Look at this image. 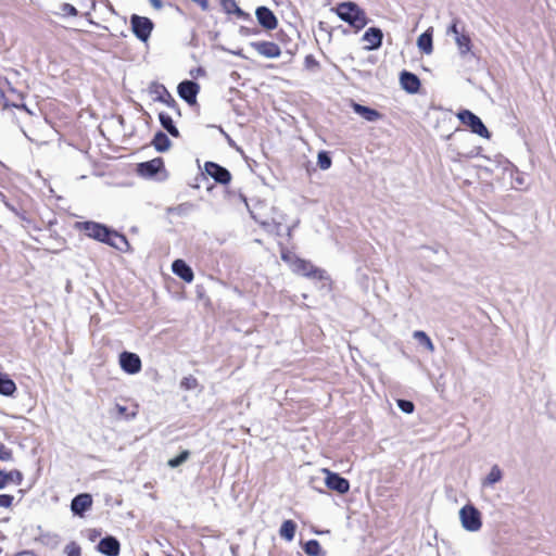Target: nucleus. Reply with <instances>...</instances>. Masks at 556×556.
Instances as JSON below:
<instances>
[{
    "instance_id": "f257e3e1",
    "label": "nucleus",
    "mask_w": 556,
    "mask_h": 556,
    "mask_svg": "<svg viewBox=\"0 0 556 556\" xmlns=\"http://www.w3.org/2000/svg\"><path fill=\"white\" fill-rule=\"evenodd\" d=\"M337 13L342 21L349 23L356 29H362L367 24L364 11L353 2H343L339 4Z\"/></svg>"
},
{
    "instance_id": "f03ea898",
    "label": "nucleus",
    "mask_w": 556,
    "mask_h": 556,
    "mask_svg": "<svg viewBox=\"0 0 556 556\" xmlns=\"http://www.w3.org/2000/svg\"><path fill=\"white\" fill-rule=\"evenodd\" d=\"M462 527L469 532H477L482 527L481 514L472 505L467 504L459 510Z\"/></svg>"
},
{
    "instance_id": "7ed1b4c3",
    "label": "nucleus",
    "mask_w": 556,
    "mask_h": 556,
    "mask_svg": "<svg viewBox=\"0 0 556 556\" xmlns=\"http://www.w3.org/2000/svg\"><path fill=\"white\" fill-rule=\"evenodd\" d=\"M457 117L464 125L470 127L472 132L483 138H490L489 130L486 129L480 117L473 114L472 112L468 110L460 111L457 114Z\"/></svg>"
},
{
    "instance_id": "20e7f679",
    "label": "nucleus",
    "mask_w": 556,
    "mask_h": 556,
    "mask_svg": "<svg viewBox=\"0 0 556 556\" xmlns=\"http://www.w3.org/2000/svg\"><path fill=\"white\" fill-rule=\"evenodd\" d=\"M321 472L325 475V484L328 489L338 492L339 494H345L350 490V482L340 475L323 468Z\"/></svg>"
},
{
    "instance_id": "39448f33",
    "label": "nucleus",
    "mask_w": 556,
    "mask_h": 556,
    "mask_svg": "<svg viewBox=\"0 0 556 556\" xmlns=\"http://www.w3.org/2000/svg\"><path fill=\"white\" fill-rule=\"evenodd\" d=\"M130 22L136 37L142 41H147L153 28L152 22L148 17L138 15H132Z\"/></svg>"
},
{
    "instance_id": "423d86ee",
    "label": "nucleus",
    "mask_w": 556,
    "mask_h": 556,
    "mask_svg": "<svg viewBox=\"0 0 556 556\" xmlns=\"http://www.w3.org/2000/svg\"><path fill=\"white\" fill-rule=\"evenodd\" d=\"M291 269L299 275L312 278H321V270L314 267V265L307 261L301 258H294L291 263Z\"/></svg>"
},
{
    "instance_id": "0eeeda50",
    "label": "nucleus",
    "mask_w": 556,
    "mask_h": 556,
    "mask_svg": "<svg viewBox=\"0 0 556 556\" xmlns=\"http://www.w3.org/2000/svg\"><path fill=\"white\" fill-rule=\"evenodd\" d=\"M119 365L122 369L130 375H135L141 370L140 357L130 352H123L119 355Z\"/></svg>"
},
{
    "instance_id": "6e6552de",
    "label": "nucleus",
    "mask_w": 556,
    "mask_h": 556,
    "mask_svg": "<svg viewBox=\"0 0 556 556\" xmlns=\"http://www.w3.org/2000/svg\"><path fill=\"white\" fill-rule=\"evenodd\" d=\"M250 46L261 55L268 59H277L281 54L279 46L271 41H255Z\"/></svg>"
},
{
    "instance_id": "1a4fd4ad",
    "label": "nucleus",
    "mask_w": 556,
    "mask_h": 556,
    "mask_svg": "<svg viewBox=\"0 0 556 556\" xmlns=\"http://www.w3.org/2000/svg\"><path fill=\"white\" fill-rule=\"evenodd\" d=\"M199 85L191 80H185L178 85V94L189 104L195 103L197 94L199 92Z\"/></svg>"
},
{
    "instance_id": "9d476101",
    "label": "nucleus",
    "mask_w": 556,
    "mask_h": 556,
    "mask_svg": "<svg viewBox=\"0 0 556 556\" xmlns=\"http://www.w3.org/2000/svg\"><path fill=\"white\" fill-rule=\"evenodd\" d=\"M83 228L88 237L104 243L106 242V237L109 236L110 229L105 226L93 222H86L84 223Z\"/></svg>"
},
{
    "instance_id": "9b49d317",
    "label": "nucleus",
    "mask_w": 556,
    "mask_h": 556,
    "mask_svg": "<svg viewBox=\"0 0 556 556\" xmlns=\"http://www.w3.org/2000/svg\"><path fill=\"white\" fill-rule=\"evenodd\" d=\"M204 167L206 174L213 177L219 184L226 185L231 179L230 173L226 168L219 166L216 163L206 162Z\"/></svg>"
},
{
    "instance_id": "f8f14e48",
    "label": "nucleus",
    "mask_w": 556,
    "mask_h": 556,
    "mask_svg": "<svg viewBox=\"0 0 556 556\" xmlns=\"http://www.w3.org/2000/svg\"><path fill=\"white\" fill-rule=\"evenodd\" d=\"M255 14L258 23L266 29H275L277 27V18L268 8L258 7Z\"/></svg>"
},
{
    "instance_id": "ddd939ff",
    "label": "nucleus",
    "mask_w": 556,
    "mask_h": 556,
    "mask_svg": "<svg viewBox=\"0 0 556 556\" xmlns=\"http://www.w3.org/2000/svg\"><path fill=\"white\" fill-rule=\"evenodd\" d=\"M382 38L383 34L381 29L376 27L368 28L363 36V40L367 43V50L378 49L381 46Z\"/></svg>"
},
{
    "instance_id": "4468645a",
    "label": "nucleus",
    "mask_w": 556,
    "mask_h": 556,
    "mask_svg": "<svg viewBox=\"0 0 556 556\" xmlns=\"http://www.w3.org/2000/svg\"><path fill=\"white\" fill-rule=\"evenodd\" d=\"M98 549L106 556H117L119 554V542L113 536H106L99 542Z\"/></svg>"
},
{
    "instance_id": "2eb2a0df",
    "label": "nucleus",
    "mask_w": 556,
    "mask_h": 556,
    "mask_svg": "<svg viewBox=\"0 0 556 556\" xmlns=\"http://www.w3.org/2000/svg\"><path fill=\"white\" fill-rule=\"evenodd\" d=\"M172 270L186 282H191L193 280L194 276L191 267L182 260L174 261Z\"/></svg>"
},
{
    "instance_id": "dca6fc26",
    "label": "nucleus",
    "mask_w": 556,
    "mask_h": 556,
    "mask_svg": "<svg viewBox=\"0 0 556 556\" xmlns=\"http://www.w3.org/2000/svg\"><path fill=\"white\" fill-rule=\"evenodd\" d=\"M225 13L235 14L239 20L249 21L251 15L239 8L236 0H220Z\"/></svg>"
},
{
    "instance_id": "f3484780",
    "label": "nucleus",
    "mask_w": 556,
    "mask_h": 556,
    "mask_svg": "<svg viewBox=\"0 0 556 556\" xmlns=\"http://www.w3.org/2000/svg\"><path fill=\"white\" fill-rule=\"evenodd\" d=\"M401 86L409 93H416L420 87V81L415 74L403 72L400 77Z\"/></svg>"
},
{
    "instance_id": "a211bd4d",
    "label": "nucleus",
    "mask_w": 556,
    "mask_h": 556,
    "mask_svg": "<svg viewBox=\"0 0 556 556\" xmlns=\"http://www.w3.org/2000/svg\"><path fill=\"white\" fill-rule=\"evenodd\" d=\"M162 166H163V162L161 159H153L149 162L139 164L138 170L142 176L152 177L156 173H159V170L161 169Z\"/></svg>"
},
{
    "instance_id": "6ab92c4d",
    "label": "nucleus",
    "mask_w": 556,
    "mask_h": 556,
    "mask_svg": "<svg viewBox=\"0 0 556 556\" xmlns=\"http://www.w3.org/2000/svg\"><path fill=\"white\" fill-rule=\"evenodd\" d=\"M352 108L356 114H358L368 122H376L382 117V115L377 110L370 109L358 103H353Z\"/></svg>"
},
{
    "instance_id": "aec40b11",
    "label": "nucleus",
    "mask_w": 556,
    "mask_h": 556,
    "mask_svg": "<svg viewBox=\"0 0 556 556\" xmlns=\"http://www.w3.org/2000/svg\"><path fill=\"white\" fill-rule=\"evenodd\" d=\"M92 504V498L89 494H79L72 501V510L75 514L81 515Z\"/></svg>"
},
{
    "instance_id": "412c9836",
    "label": "nucleus",
    "mask_w": 556,
    "mask_h": 556,
    "mask_svg": "<svg viewBox=\"0 0 556 556\" xmlns=\"http://www.w3.org/2000/svg\"><path fill=\"white\" fill-rule=\"evenodd\" d=\"M109 245L119 250L127 251L129 248L128 241L123 235L117 233L116 231L110 230L109 236L106 237V242Z\"/></svg>"
},
{
    "instance_id": "4be33fe9",
    "label": "nucleus",
    "mask_w": 556,
    "mask_h": 556,
    "mask_svg": "<svg viewBox=\"0 0 556 556\" xmlns=\"http://www.w3.org/2000/svg\"><path fill=\"white\" fill-rule=\"evenodd\" d=\"M23 475L18 470H12L9 472L0 470V490L4 489L9 483L16 485L21 484Z\"/></svg>"
},
{
    "instance_id": "5701e85b",
    "label": "nucleus",
    "mask_w": 556,
    "mask_h": 556,
    "mask_svg": "<svg viewBox=\"0 0 556 556\" xmlns=\"http://www.w3.org/2000/svg\"><path fill=\"white\" fill-rule=\"evenodd\" d=\"M417 46L420 51L426 54H430L432 52V29L426 30L421 34L417 39Z\"/></svg>"
},
{
    "instance_id": "b1692460",
    "label": "nucleus",
    "mask_w": 556,
    "mask_h": 556,
    "mask_svg": "<svg viewBox=\"0 0 556 556\" xmlns=\"http://www.w3.org/2000/svg\"><path fill=\"white\" fill-rule=\"evenodd\" d=\"M413 338L422 345L429 353L434 352V344L430 337L422 330H416L413 333Z\"/></svg>"
},
{
    "instance_id": "393cba45",
    "label": "nucleus",
    "mask_w": 556,
    "mask_h": 556,
    "mask_svg": "<svg viewBox=\"0 0 556 556\" xmlns=\"http://www.w3.org/2000/svg\"><path fill=\"white\" fill-rule=\"evenodd\" d=\"M503 478V472L497 465L492 466L490 472L482 480L483 486H491L497 482H500Z\"/></svg>"
},
{
    "instance_id": "a878e982",
    "label": "nucleus",
    "mask_w": 556,
    "mask_h": 556,
    "mask_svg": "<svg viewBox=\"0 0 556 556\" xmlns=\"http://www.w3.org/2000/svg\"><path fill=\"white\" fill-rule=\"evenodd\" d=\"M16 390V386L7 375L0 372V394L10 396Z\"/></svg>"
},
{
    "instance_id": "bb28decb",
    "label": "nucleus",
    "mask_w": 556,
    "mask_h": 556,
    "mask_svg": "<svg viewBox=\"0 0 556 556\" xmlns=\"http://www.w3.org/2000/svg\"><path fill=\"white\" fill-rule=\"evenodd\" d=\"M505 170H509L510 176L513 178V187L514 188H520L525 185V177L519 173V170L509 162H505L504 166Z\"/></svg>"
},
{
    "instance_id": "cd10ccee",
    "label": "nucleus",
    "mask_w": 556,
    "mask_h": 556,
    "mask_svg": "<svg viewBox=\"0 0 556 556\" xmlns=\"http://www.w3.org/2000/svg\"><path fill=\"white\" fill-rule=\"evenodd\" d=\"M296 525L292 520H286L280 527L279 534L287 541H292L295 535Z\"/></svg>"
},
{
    "instance_id": "c85d7f7f",
    "label": "nucleus",
    "mask_w": 556,
    "mask_h": 556,
    "mask_svg": "<svg viewBox=\"0 0 556 556\" xmlns=\"http://www.w3.org/2000/svg\"><path fill=\"white\" fill-rule=\"evenodd\" d=\"M159 119H160V123L161 125L174 137H178L179 136V131L178 129L176 128V126L174 125V122L172 119V117L166 114V113H160L159 114Z\"/></svg>"
},
{
    "instance_id": "c756f323",
    "label": "nucleus",
    "mask_w": 556,
    "mask_h": 556,
    "mask_svg": "<svg viewBox=\"0 0 556 556\" xmlns=\"http://www.w3.org/2000/svg\"><path fill=\"white\" fill-rule=\"evenodd\" d=\"M455 42L462 55H465L470 52V38L466 34H457V37H455Z\"/></svg>"
},
{
    "instance_id": "7c9ffc66",
    "label": "nucleus",
    "mask_w": 556,
    "mask_h": 556,
    "mask_svg": "<svg viewBox=\"0 0 556 556\" xmlns=\"http://www.w3.org/2000/svg\"><path fill=\"white\" fill-rule=\"evenodd\" d=\"M153 146L155 147V149L157 151L164 152V151L168 150V148L170 147V140L168 139V137L165 134L157 132L154 136Z\"/></svg>"
},
{
    "instance_id": "2f4dec72",
    "label": "nucleus",
    "mask_w": 556,
    "mask_h": 556,
    "mask_svg": "<svg viewBox=\"0 0 556 556\" xmlns=\"http://www.w3.org/2000/svg\"><path fill=\"white\" fill-rule=\"evenodd\" d=\"M304 551L309 556H319L321 553V547L318 541L309 540L305 543Z\"/></svg>"
},
{
    "instance_id": "473e14b6",
    "label": "nucleus",
    "mask_w": 556,
    "mask_h": 556,
    "mask_svg": "<svg viewBox=\"0 0 556 556\" xmlns=\"http://www.w3.org/2000/svg\"><path fill=\"white\" fill-rule=\"evenodd\" d=\"M189 455L190 454L188 451H182L178 456L170 458L168 460L167 465L170 468H176V467L180 466L181 464H184L189 458Z\"/></svg>"
},
{
    "instance_id": "72a5a7b5",
    "label": "nucleus",
    "mask_w": 556,
    "mask_h": 556,
    "mask_svg": "<svg viewBox=\"0 0 556 556\" xmlns=\"http://www.w3.org/2000/svg\"><path fill=\"white\" fill-rule=\"evenodd\" d=\"M317 164L320 169H328L331 166V159L326 152L321 151L318 153Z\"/></svg>"
},
{
    "instance_id": "f704fd0d",
    "label": "nucleus",
    "mask_w": 556,
    "mask_h": 556,
    "mask_svg": "<svg viewBox=\"0 0 556 556\" xmlns=\"http://www.w3.org/2000/svg\"><path fill=\"white\" fill-rule=\"evenodd\" d=\"M180 387L184 390H194L198 387V380L193 376L185 377L180 381Z\"/></svg>"
},
{
    "instance_id": "c9c22d12",
    "label": "nucleus",
    "mask_w": 556,
    "mask_h": 556,
    "mask_svg": "<svg viewBox=\"0 0 556 556\" xmlns=\"http://www.w3.org/2000/svg\"><path fill=\"white\" fill-rule=\"evenodd\" d=\"M64 552L67 556H80L81 555L80 547L74 542L68 543L65 546Z\"/></svg>"
},
{
    "instance_id": "e433bc0d",
    "label": "nucleus",
    "mask_w": 556,
    "mask_h": 556,
    "mask_svg": "<svg viewBox=\"0 0 556 556\" xmlns=\"http://www.w3.org/2000/svg\"><path fill=\"white\" fill-rule=\"evenodd\" d=\"M397 406L402 412L406 414H412L415 407L413 402L406 400H397Z\"/></svg>"
},
{
    "instance_id": "4c0bfd02",
    "label": "nucleus",
    "mask_w": 556,
    "mask_h": 556,
    "mask_svg": "<svg viewBox=\"0 0 556 556\" xmlns=\"http://www.w3.org/2000/svg\"><path fill=\"white\" fill-rule=\"evenodd\" d=\"M12 459V452L0 443V460L9 462Z\"/></svg>"
},
{
    "instance_id": "58836bf2",
    "label": "nucleus",
    "mask_w": 556,
    "mask_h": 556,
    "mask_svg": "<svg viewBox=\"0 0 556 556\" xmlns=\"http://www.w3.org/2000/svg\"><path fill=\"white\" fill-rule=\"evenodd\" d=\"M61 10H62L63 14H65V15H70V16L77 15V10L75 9V7H73L70 3H63L61 7Z\"/></svg>"
},
{
    "instance_id": "ea45409f",
    "label": "nucleus",
    "mask_w": 556,
    "mask_h": 556,
    "mask_svg": "<svg viewBox=\"0 0 556 556\" xmlns=\"http://www.w3.org/2000/svg\"><path fill=\"white\" fill-rule=\"evenodd\" d=\"M13 496L12 495H9V494H1L0 495V507H10L12 505V502H13Z\"/></svg>"
},
{
    "instance_id": "a19ab883",
    "label": "nucleus",
    "mask_w": 556,
    "mask_h": 556,
    "mask_svg": "<svg viewBox=\"0 0 556 556\" xmlns=\"http://www.w3.org/2000/svg\"><path fill=\"white\" fill-rule=\"evenodd\" d=\"M447 33H448V34H450V33H452V34L454 35V37H457V34H462V33L458 30V28H457V24H456V23H454V24L450 27V29H448V31H447Z\"/></svg>"
},
{
    "instance_id": "79ce46f5",
    "label": "nucleus",
    "mask_w": 556,
    "mask_h": 556,
    "mask_svg": "<svg viewBox=\"0 0 556 556\" xmlns=\"http://www.w3.org/2000/svg\"><path fill=\"white\" fill-rule=\"evenodd\" d=\"M281 258H282L285 262H288L290 265H291L292 261H294V258H292L291 256H289V255H288V254H286V253H282Z\"/></svg>"
},
{
    "instance_id": "37998d69",
    "label": "nucleus",
    "mask_w": 556,
    "mask_h": 556,
    "mask_svg": "<svg viewBox=\"0 0 556 556\" xmlns=\"http://www.w3.org/2000/svg\"><path fill=\"white\" fill-rule=\"evenodd\" d=\"M305 61H306V64L315 63L312 55L306 56Z\"/></svg>"
},
{
    "instance_id": "c03bdc74",
    "label": "nucleus",
    "mask_w": 556,
    "mask_h": 556,
    "mask_svg": "<svg viewBox=\"0 0 556 556\" xmlns=\"http://www.w3.org/2000/svg\"><path fill=\"white\" fill-rule=\"evenodd\" d=\"M152 4L156 8H160L161 7V2L160 0H151Z\"/></svg>"
},
{
    "instance_id": "a18cd8bd",
    "label": "nucleus",
    "mask_w": 556,
    "mask_h": 556,
    "mask_svg": "<svg viewBox=\"0 0 556 556\" xmlns=\"http://www.w3.org/2000/svg\"><path fill=\"white\" fill-rule=\"evenodd\" d=\"M237 549H238V546H231V553L233 556H238L237 555Z\"/></svg>"
},
{
    "instance_id": "49530a36",
    "label": "nucleus",
    "mask_w": 556,
    "mask_h": 556,
    "mask_svg": "<svg viewBox=\"0 0 556 556\" xmlns=\"http://www.w3.org/2000/svg\"><path fill=\"white\" fill-rule=\"evenodd\" d=\"M465 156H467V157H471V156H473V153L466 154Z\"/></svg>"
},
{
    "instance_id": "de8ad7c7",
    "label": "nucleus",
    "mask_w": 556,
    "mask_h": 556,
    "mask_svg": "<svg viewBox=\"0 0 556 556\" xmlns=\"http://www.w3.org/2000/svg\"><path fill=\"white\" fill-rule=\"evenodd\" d=\"M2 552V549L0 548V553Z\"/></svg>"
}]
</instances>
